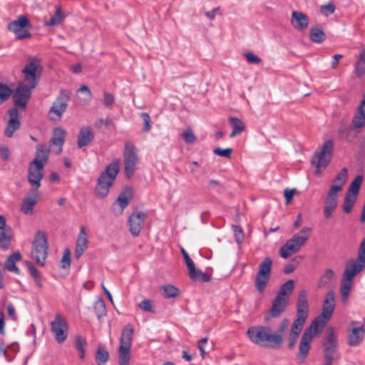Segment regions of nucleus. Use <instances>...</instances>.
<instances>
[{
  "mask_svg": "<svg viewBox=\"0 0 365 365\" xmlns=\"http://www.w3.org/2000/svg\"><path fill=\"white\" fill-rule=\"evenodd\" d=\"M310 38L314 43H322L326 38V35L320 28H312L310 30Z\"/></svg>",
  "mask_w": 365,
  "mask_h": 365,
  "instance_id": "nucleus-41",
  "label": "nucleus"
},
{
  "mask_svg": "<svg viewBox=\"0 0 365 365\" xmlns=\"http://www.w3.org/2000/svg\"><path fill=\"white\" fill-rule=\"evenodd\" d=\"M364 177L361 175H358L354 180L351 182L349 189L346 192V195H350V196L357 197L361 183L363 182Z\"/></svg>",
  "mask_w": 365,
  "mask_h": 365,
  "instance_id": "nucleus-34",
  "label": "nucleus"
},
{
  "mask_svg": "<svg viewBox=\"0 0 365 365\" xmlns=\"http://www.w3.org/2000/svg\"><path fill=\"white\" fill-rule=\"evenodd\" d=\"M365 268V238L361 242L356 259L348 260L340 287L341 299L347 302L352 286L353 278Z\"/></svg>",
  "mask_w": 365,
  "mask_h": 365,
  "instance_id": "nucleus-2",
  "label": "nucleus"
},
{
  "mask_svg": "<svg viewBox=\"0 0 365 365\" xmlns=\"http://www.w3.org/2000/svg\"><path fill=\"white\" fill-rule=\"evenodd\" d=\"M340 191V187H330V189L325 198L324 206V215L326 219H329L332 212L336 210L338 205V195Z\"/></svg>",
  "mask_w": 365,
  "mask_h": 365,
  "instance_id": "nucleus-20",
  "label": "nucleus"
},
{
  "mask_svg": "<svg viewBox=\"0 0 365 365\" xmlns=\"http://www.w3.org/2000/svg\"><path fill=\"white\" fill-rule=\"evenodd\" d=\"M115 101V97L110 93L105 92L103 94V103L106 107L111 106Z\"/></svg>",
  "mask_w": 365,
  "mask_h": 365,
  "instance_id": "nucleus-61",
  "label": "nucleus"
},
{
  "mask_svg": "<svg viewBox=\"0 0 365 365\" xmlns=\"http://www.w3.org/2000/svg\"><path fill=\"white\" fill-rule=\"evenodd\" d=\"M66 130L58 127L53 129L49 145L40 144L36 147L34 160H47L49 154L58 155L61 153L65 141Z\"/></svg>",
  "mask_w": 365,
  "mask_h": 365,
  "instance_id": "nucleus-5",
  "label": "nucleus"
},
{
  "mask_svg": "<svg viewBox=\"0 0 365 365\" xmlns=\"http://www.w3.org/2000/svg\"><path fill=\"white\" fill-rule=\"evenodd\" d=\"M34 88H31L29 85L21 82L19 83L13 96L15 108H19L23 110L26 109L27 103L31 95V91Z\"/></svg>",
  "mask_w": 365,
  "mask_h": 365,
  "instance_id": "nucleus-18",
  "label": "nucleus"
},
{
  "mask_svg": "<svg viewBox=\"0 0 365 365\" xmlns=\"http://www.w3.org/2000/svg\"><path fill=\"white\" fill-rule=\"evenodd\" d=\"M356 198L350 195H345V198L343 204V210L346 213H349L351 212L354 205L355 204Z\"/></svg>",
  "mask_w": 365,
  "mask_h": 365,
  "instance_id": "nucleus-48",
  "label": "nucleus"
},
{
  "mask_svg": "<svg viewBox=\"0 0 365 365\" xmlns=\"http://www.w3.org/2000/svg\"><path fill=\"white\" fill-rule=\"evenodd\" d=\"M86 339L78 336L76 339L75 341V347L78 353V356L81 359H83L85 357L86 354Z\"/></svg>",
  "mask_w": 365,
  "mask_h": 365,
  "instance_id": "nucleus-44",
  "label": "nucleus"
},
{
  "mask_svg": "<svg viewBox=\"0 0 365 365\" xmlns=\"http://www.w3.org/2000/svg\"><path fill=\"white\" fill-rule=\"evenodd\" d=\"M183 258L185 259V262L187 265L188 269L189 275L193 274L195 272V264L192 259L190 257L188 253L185 251L184 248H181L180 250Z\"/></svg>",
  "mask_w": 365,
  "mask_h": 365,
  "instance_id": "nucleus-47",
  "label": "nucleus"
},
{
  "mask_svg": "<svg viewBox=\"0 0 365 365\" xmlns=\"http://www.w3.org/2000/svg\"><path fill=\"white\" fill-rule=\"evenodd\" d=\"M61 267L64 269L69 268L71 266V252L69 249L66 248L64 250L63 255L61 259Z\"/></svg>",
  "mask_w": 365,
  "mask_h": 365,
  "instance_id": "nucleus-52",
  "label": "nucleus"
},
{
  "mask_svg": "<svg viewBox=\"0 0 365 365\" xmlns=\"http://www.w3.org/2000/svg\"><path fill=\"white\" fill-rule=\"evenodd\" d=\"M333 276H334L333 270L331 269H327L325 271V272L324 273V274L321 277V278L319 281L318 287L320 288L324 287L326 284H327L331 281Z\"/></svg>",
  "mask_w": 365,
  "mask_h": 365,
  "instance_id": "nucleus-49",
  "label": "nucleus"
},
{
  "mask_svg": "<svg viewBox=\"0 0 365 365\" xmlns=\"http://www.w3.org/2000/svg\"><path fill=\"white\" fill-rule=\"evenodd\" d=\"M64 16L61 11V9L58 7L56 8L55 14L46 23V25L53 26L58 25L61 23L63 20Z\"/></svg>",
  "mask_w": 365,
  "mask_h": 365,
  "instance_id": "nucleus-46",
  "label": "nucleus"
},
{
  "mask_svg": "<svg viewBox=\"0 0 365 365\" xmlns=\"http://www.w3.org/2000/svg\"><path fill=\"white\" fill-rule=\"evenodd\" d=\"M136 170V161H125V173L128 179L131 178Z\"/></svg>",
  "mask_w": 365,
  "mask_h": 365,
  "instance_id": "nucleus-50",
  "label": "nucleus"
},
{
  "mask_svg": "<svg viewBox=\"0 0 365 365\" xmlns=\"http://www.w3.org/2000/svg\"><path fill=\"white\" fill-rule=\"evenodd\" d=\"M94 310L98 319L106 315L107 311L105 302L102 298H98L94 304Z\"/></svg>",
  "mask_w": 365,
  "mask_h": 365,
  "instance_id": "nucleus-43",
  "label": "nucleus"
},
{
  "mask_svg": "<svg viewBox=\"0 0 365 365\" xmlns=\"http://www.w3.org/2000/svg\"><path fill=\"white\" fill-rule=\"evenodd\" d=\"M232 152V148H217L214 150V153L224 158H230L231 156Z\"/></svg>",
  "mask_w": 365,
  "mask_h": 365,
  "instance_id": "nucleus-57",
  "label": "nucleus"
},
{
  "mask_svg": "<svg viewBox=\"0 0 365 365\" xmlns=\"http://www.w3.org/2000/svg\"><path fill=\"white\" fill-rule=\"evenodd\" d=\"M291 22L297 30H304L309 26L307 16L301 11H294L292 13Z\"/></svg>",
  "mask_w": 365,
  "mask_h": 365,
  "instance_id": "nucleus-27",
  "label": "nucleus"
},
{
  "mask_svg": "<svg viewBox=\"0 0 365 365\" xmlns=\"http://www.w3.org/2000/svg\"><path fill=\"white\" fill-rule=\"evenodd\" d=\"M247 336L255 344L267 348L274 344V330L264 325L252 326L247 330Z\"/></svg>",
  "mask_w": 365,
  "mask_h": 365,
  "instance_id": "nucleus-7",
  "label": "nucleus"
},
{
  "mask_svg": "<svg viewBox=\"0 0 365 365\" xmlns=\"http://www.w3.org/2000/svg\"><path fill=\"white\" fill-rule=\"evenodd\" d=\"M119 171L120 166L118 161H113L101 172L96 180L94 188V195L97 198L103 199L108 196Z\"/></svg>",
  "mask_w": 365,
  "mask_h": 365,
  "instance_id": "nucleus-4",
  "label": "nucleus"
},
{
  "mask_svg": "<svg viewBox=\"0 0 365 365\" xmlns=\"http://www.w3.org/2000/svg\"><path fill=\"white\" fill-rule=\"evenodd\" d=\"M324 358L325 363L331 364L334 360L339 359V356L336 354V347H335V345L324 344Z\"/></svg>",
  "mask_w": 365,
  "mask_h": 365,
  "instance_id": "nucleus-35",
  "label": "nucleus"
},
{
  "mask_svg": "<svg viewBox=\"0 0 365 365\" xmlns=\"http://www.w3.org/2000/svg\"><path fill=\"white\" fill-rule=\"evenodd\" d=\"M181 135L187 143H192L196 140L194 133L190 128L183 132Z\"/></svg>",
  "mask_w": 365,
  "mask_h": 365,
  "instance_id": "nucleus-55",
  "label": "nucleus"
},
{
  "mask_svg": "<svg viewBox=\"0 0 365 365\" xmlns=\"http://www.w3.org/2000/svg\"><path fill=\"white\" fill-rule=\"evenodd\" d=\"M354 73L357 78L365 75V48L360 51L354 64Z\"/></svg>",
  "mask_w": 365,
  "mask_h": 365,
  "instance_id": "nucleus-31",
  "label": "nucleus"
},
{
  "mask_svg": "<svg viewBox=\"0 0 365 365\" xmlns=\"http://www.w3.org/2000/svg\"><path fill=\"white\" fill-rule=\"evenodd\" d=\"M335 294L333 290L327 292L324 300L322 313L317 316L305 329L303 333L299 347V356L304 360L309 354L310 344L313 339L314 334H320L322 329L327 325L331 318L335 309Z\"/></svg>",
  "mask_w": 365,
  "mask_h": 365,
  "instance_id": "nucleus-1",
  "label": "nucleus"
},
{
  "mask_svg": "<svg viewBox=\"0 0 365 365\" xmlns=\"http://www.w3.org/2000/svg\"><path fill=\"white\" fill-rule=\"evenodd\" d=\"M310 232V228L304 227L298 234H295L281 247L279 255L282 258L287 259L291 255L297 252L309 239Z\"/></svg>",
  "mask_w": 365,
  "mask_h": 365,
  "instance_id": "nucleus-10",
  "label": "nucleus"
},
{
  "mask_svg": "<svg viewBox=\"0 0 365 365\" xmlns=\"http://www.w3.org/2000/svg\"><path fill=\"white\" fill-rule=\"evenodd\" d=\"M348 170L346 168H344L336 175L334 179V182H339L338 185H332L331 187H340V191L342 190L343 186L346 183L347 179Z\"/></svg>",
  "mask_w": 365,
  "mask_h": 365,
  "instance_id": "nucleus-42",
  "label": "nucleus"
},
{
  "mask_svg": "<svg viewBox=\"0 0 365 365\" xmlns=\"http://www.w3.org/2000/svg\"><path fill=\"white\" fill-rule=\"evenodd\" d=\"M138 153L135 146L133 143L126 141L125 143L124 160H137Z\"/></svg>",
  "mask_w": 365,
  "mask_h": 365,
  "instance_id": "nucleus-40",
  "label": "nucleus"
},
{
  "mask_svg": "<svg viewBox=\"0 0 365 365\" xmlns=\"http://www.w3.org/2000/svg\"><path fill=\"white\" fill-rule=\"evenodd\" d=\"M162 295L165 299L175 298L180 295V290L172 284H165L160 287Z\"/></svg>",
  "mask_w": 365,
  "mask_h": 365,
  "instance_id": "nucleus-36",
  "label": "nucleus"
},
{
  "mask_svg": "<svg viewBox=\"0 0 365 365\" xmlns=\"http://www.w3.org/2000/svg\"><path fill=\"white\" fill-rule=\"evenodd\" d=\"M78 92L85 93L86 98L84 99L85 101L88 102L91 98V91L89 89V88L87 86H82L80 87V88L78 90Z\"/></svg>",
  "mask_w": 365,
  "mask_h": 365,
  "instance_id": "nucleus-64",
  "label": "nucleus"
},
{
  "mask_svg": "<svg viewBox=\"0 0 365 365\" xmlns=\"http://www.w3.org/2000/svg\"><path fill=\"white\" fill-rule=\"evenodd\" d=\"M312 164L316 167L315 175H319L322 171V170L325 169L328 165L329 161H311Z\"/></svg>",
  "mask_w": 365,
  "mask_h": 365,
  "instance_id": "nucleus-54",
  "label": "nucleus"
},
{
  "mask_svg": "<svg viewBox=\"0 0 365 365\" xmlns=\"http://www.w3.org/2000/svg\"><path fill=\"white\" fill-rule=\"evenodd\" d=\"M147 214L143 212H133L128 219L129 230L133 237H138L142 230Z\"/></svg>",
  "mask_w": 365,
  "mask_h": 365,
  "instance_id": "nucleus-21",
  "label": "nucleus"
},
{
  "mask_svg": "<svg viewBox=\"0 0 365 365\" xmlns=\"http://www.w3.org/2000/svg\"><path fill=\"white\" fill-rule=\"evenodd\" d=\"M12 238V230L6 226V220L3 215H0V248L7 250L11 246Z\"/></svg>",
  "mask_w": 365,
  "mask_h": 365,
  "instance_id": "nucleus-22",
  "label": "nucleus"
},
{
  "mask_svg": "<svg viewBox=\"0 0 365 365\" xmlns=\"http://www.w3.org/2000/svg\"><path fill=\"white\" fill-rule=\"evenodd\" d=\"M96 361L98 365H104L109 359V353L103 346H99L96 349Z\"/></svg>",
  "mask_w": 365,
  "mask_h": 365,
  "instance_id": "nucleus-39",
  "label": "nucleus"
},
{
  "mask_svg": "<svg viewBox=\"0 0 365 365\" xmlns=\"http://www.w3.org/2000/svg\"><path fill=\"white\" fill-rule=\"evenodd\" d=\"M294 288V281L289 279L280 287L275 297V317L284 312L288 305L289 297Z\"/></svg>",
  "mask_w": 365,
  "mask_h": 365,
  "instance_id": "nucleus-12",
  "label": "nucleus"
},
{
  "mask_svg": "<svg viewBox=\"0 0 365 365\" xmlns=\"http://www.w3.org/2000/svg\"><path fill=\"white\" fill-rule=\"evenodd\" d=\"M21 259V255L19 252H16L14 254L9 255L5 262V268L16 274H19L20 270L16 266V262Z\"/></svg>",
  "mask_w": 365,
  "mask_h": 365,
  "instance_id": "nucleus-32",
  "label": "nucleus"
},
{
  "mask_svg": "<svg viewBox=\"0 0 365 365\" xmlns=\"http://www.w3.org/2000/svg\"><path fill=\"white\" fill-rule=\"evenodd\" d=\"M138 307L143 311L154 312L151 301L149 299L143 300L139 304Z\"/></svg>",
  "mask_w": 365,
  "mask_h": 365,
  "instance_id": "nucleus-59",
  "label": "nucleus"
},
{
  "mask_svg": "<svg viewBox=\"0 0 365 365\" xmlns=\"http://www.w3.org/2000/svg\"><path fill=\"white\" fill-rule=\"evenodd\" d=\"M229 123L232 128V130L230 135L231 138L240 135L245 129V125L244 123L237 118H230Z\"/></svg>",
  "mask_w": 365,
  "mask_h": 365,
  "instance_id": "nucleus-33",
  "label": "nucleus"
},
{
  "mask_svg": "<svg viewBox=\"0 0 365 365\" xmlns=\"http://www.w3.org/2000/svg\"><path fill=\"white\" fill-rule=\"evenodd\" d=\"M365 126V101H361L352 118L350 129L360 133Z\"/></svg>",
  "mask_w": 365,
  "mask_h": 365,
  "instance_id": "nucleus-23",
  "label": "nucleus"
},
{
  "mask_svg": "<svg viewBox=\"0 0 365 365\" xmlns=\"http://www.w3.org/2000/svg\"><path fill=\"white\" fill-rule=\"evenodd\" d=\"M12 93L13 90L7 84L0 83V104L7 101Z\"/></svg>",
  "mask_w": 365,
  "mask_h": 365,
  "instance_id": "nucleus-45",
  "label": "nucleus"
},
{
  "mask_svg": "<svg viewBox=\"0 0 365 365\" xmlns=\"http://www.w3.org/2000/svg\"><path fill=\"white\" fill-rule=\"evenodd\" d=\"M43 66L41 60L37 56H29L21 70L22 83L36 88L41 77Z\"/></svg>",
  "mask_w": 365,
  "mask_h": 365,
  "instance_id": "nucleus-6",
  "label": "nucleus"
},
{
  "mask_svg": "<svg viewBox=\"0 0 365 365\" xmlns=\"http://www.w3.org/2000/svg\"><path fill=\"white\" fill-rule=\"evenodd\" d=\"M133 197V190L130 186L125 187L120 192L116 200L111 206L112 212L118 215L123 213L124 209L128 205Z\"/></svg>",
  "mask_w": 365,
  "mask_h": 365,
  "instance_id": "nucleus-19",
  "label": "nucleus"
},
{
  "mask_svg": "<svg viewBox=\"0 0 365 365\" xmlns=\"http://www.w3.org/2000/svg\"><path fill=\"white\" fill-rule=\"evenodd\" d=\"M296 192H297V190L295 188H293V189L286 188L284 190V197L286 200L287 205H288L291 202Z\"/></svg>",
  "mask_w": 365,
  "mask_h": 365,
  "instance_id": "nucleus-60",
  "label": "nucleus"
},
{
  "mask_svg": "<svg viewBox=\"0 0 365 365\" xmlns=\"http://www.w3.org/2000/svg\"><path fill=\"white\" fill-rule=\"evenodd\" d=\"M43 161H31L28 168V181L31 190H38L43 177Z\"/></svg>",
  "mask_w": 365,
  "mask_h": 365,
  "instance_id": "nucleus-14",
  "label": "nucleus"
},
{
  "mask_svg": "<svg viewBox=\"0 0 365 365\" xmlns=\"http://www.w3.org/2000/svg\"><path fill=\"white\" fill-rule=\"evenodd\" d=\"M365 329L363 325L359 327H354L348 334L347 344L350 346H358L363 340V334Z\"/></svg>",
  "mask_w": 365,
  "mask_h": 365,
  "instance_id": "nucleus-28",
  "label": "nucleus"
},
{
  "mask_svg": "<svg viewBox=\"0 0 365 365\" xmlns=\"http://www.w3.org/2000/svg\"><path fill=\"white\" fill-rule=\"evenodd\" d=\"M207 341H208L207 337H204V338H202L201 339H200L197 342V346L200 351V355L202 359L205 358V356L206 354L204 344H207Z\"/></svg>",
  "mask_w": 365,
  "mask_h": 365,
  "instance_id": "nucleus-63",
  "label": "nucleus"
},
{
  "mask_svg": "<svg viewBox=\"0 0 365 365\" xmlns=\"http://www.w3.org/2000/svg\"><path fill=\"white\" fill-rule=\"evenodd\" d=\"M71 98V93L66 90L60 91L58 97L53 103L49 110V115L51 119L61 118L66 110L68 103Z\"/></svg>",
  "mask_w": 365,
  "mask_h": 365,
  "instance_id": "nucleus-15",
  "label": "nucleus"
},
{
  "mask_svg": "<svg viewBox=\"0 0 365 365\" xmlns=\"http://www.w3.org/2000/svg\"><path fill=\"white\" fill-rule=\"evenodd\" d=\"M31 257L36 262L43 266L48 254V242L47 235L44 231L38 230L36 232L32 242Z\"/></svg>",
  "mask_w": 365,
  "mask_h": 365,
  "instance_id": "nucleus-8",
  "label": "nucleus"
},
{
  "mask_svg": "<svg viewBox=\"0 0 365 365\" xmlns=\"http://www.w3.org/2000/svg\"><path fill=\"white\" fill-rule=\"evenodd\" d=\"M141 117L143 118V120L144 121V127L143 130L145 132H148L150 129V123L151 119L150 115L147 113H141Z\"/></svg>",
  "mask_w": 365,
  "mask_h": 365,
  "instance_id": "nucleus-62",
  "label": "nucleus"
},
{
  "mask_svg": "<svg viewBox=\"0 0 365 365\" xmlns=\"http://www.w3.org/2000/svg\"><path fill=\"white\" fill-rule=\"evenodd\" d=\"M272 264V259L269 257H267L259 264V270L257 274L255 281V287L259 293L264 292L269 279Z\"/></svg>",
  "mask_w": 365,
  "mask_h": 365,
  "instance_id": "nucleus-17",
  "label": "nucleus"
},
{
  "mask_svg": "<svg viewBox=\"0 0 365 365\" xmlns=\"http://www.w3.org/2000/svg\"><path fill=\"white\" fill-rule=\"evenodd\" d=\"M296 319L292 324L288 337V347L292 349L298 339L309 315L307 292L302 289L298 294L296 304Z\"/></svg>",
  "mask_w": 365,
  "mask_h": 365,
  "instance_id": "nucleus-3",
  "label": "nucleus"
},
{
  "mask_svg": "<svg viewBox=\"0 0 365 365\" xmlns=\"http://www.w3.org/2000/svg\"><path fill=\"white\" fill-rule=\"evenodd\" d=\"M31 27L29 19L24 15H20L16 20L10 22L7 25L9 31L13 32L16 38H29L31 36L29 29Z\"/></svg>",
  "mask_w": 365,
  "mask_h": 365,
  "instance_id": "nucleus-13",
  "label": "nucleus"
},
{
  "mask_svg": "<svg viewBox=\"0 0 365 365\" xmlns=\"http://www.w3.org/2000/svg\"><path fill=\"white\" fill-rule=\"evenodd\" d=\"M26 264L28 268L29 272L30 275L34 279L36 284L38 287L41 288L43 287V283H42L41 272L37 269V268L31 262H29V261L26 262Z\"/></svg>",
  "mask_w": 365,
  "mask_h": 365,
  "instance_id": "nucleus-37",
  "label": "nucleus"
},
{
  "mask_svg": "<svg viewBox=\"0 0 365 365\" xmlns=\"http://www.w3.org/2000/svg\"><path fill=\"white\" fill-rule=\"evenodd\" d=\"M190 279L192 280H196L197 279H200L202 282H207L210 280V276L207 274L204 273L200 269H196L195 268V272L193 274L189 275Z\"/></svg>",
  "mask_w": 365,
  "mask_h": 365,
  "instance_id": "nucleus-51",
  "label": "nucleus"
},
{
  "mask_svg": "<svg viewBox=\"0 0 365 365\" xmlns=\"http://www.w3.org/2000/svg\"><path fill=\"white\" fill-rule=\"evenodd\" d=\"M247 61L251 64L258 65L261 63L262 60L257 55L251 52H247L244 54Z\"/></svg>",
  "mask_w": 365,
  "mask_h": 365,
  "instance_id": "nucleus-53",
  "label": "nucleus"
},
{
  "mask_svg": "<svg viewBox=\"0 0 365 365\" xmlns=\"http://www.w3.org/2000/svg\"><path fill=\"white\" fill-rule=\"evenodd\" d=\"M94 138V133L90 126H83L81 128L78 135V146L81 148L88 145Z\"/></svg>",
  "mask_w": 365,
  "mask_h": 365,
  "instance_id": "nucleus-26",
  "label": "nucleus"
},
{
  "mask_svg": "<svg viewBox=\"0 0 365 365\" xmlns=\"http://www.w3.org/2000/svg\"><path fill=\"white\" fill-rule=\"evenodd\" d=\"M310 232V228L304 227L298 234H295L281 247L279 255L282 258L287 259L291 255L297 252L309 239Z\"/></svg>",
  "mask_w": 365,
  "mask_h": 365,
  "instance_id": "nucleus-9",
  "label": "nucleus"
},
{
  "mask_svg": "<svg viewBox=\"0 0 365 365\" xmlns=\"http://www.w3.org/2000/svg\"><path fill=\"white\" fill-rule=\"evenodd\" d=\"M304 259L303 256L298 255L292 258L283 269V273L285 274H289L292 273L302 262Z\"/></svg>",
  "mask_w": 365,
  "mask_h": 365,
  "instance_id": "nucleus-38",
  "label": "nucleus"
},
{
  "mask_svg": "<svg viewBox=\"0 0 365 365\" xmlns=\"http://www.w3.org/2000/svg\"><path fill=\"white\" fill-rule=\"evenodd\" d=\"M8 114L9 119L4 130V134L6 136L11 138L13 136L14 132L20 128L21 122L19 116V110L16 108L9 110Z\"/></svg>",
  "mask_w": 365,
  "mask_h": 365,
  "instance_id": "nucleus-24",
  "label": "nucleus"
},
{
  "mask_svg": "<svg viewBox=\"0 0 365 365\" xmlns=\"http://www.w3.org/2000/svg\"><path fill=\"white\" fill-rule=\"evenodd\" d=\"M68 329L66 319L60 313H56L55 319L51 322V331L57 342L63 343L66 339Z\"/></svg>",
  "mask_w": 365,
  "mask_h": 365,
  "instance_id": "nucleus-16",
  "label": "nucleus"
},
{
  "mask_svg": "<svg viewBox=\"0 0 365 365\" xmlns=\"http://www.w3.org/2000/svg\"><path fill=\"white\" fill-rule=\"evenodd\" d=\"M335 11V6L332 3H329L326 5H322L321 6V11L325 16H328L331 14Z\"/></svg>",
  "mask_w": 365,
  "mask_h": 365,
  "instance_id": "nucleus-58",
  "label": "nucleus"
},
{
  "mask_svg": "<svg viewBox=\"0 0 365 365\" xmlns=\"http://www.w3.org/2000/svg\"><path fill=\"white\" fill-rule=\"evenodd\" d=\"M133 332L134 328L130 324L125 326L122 330L118 349L120 365H128L129 364Z\"/></svg>",
  "mask_w": 365,
  "mask_h": 365,
  "instance_id": "nucleus-11",
  "label": "nucleus"
},
{
  "mask_svg": "<svg viewBox=\"0 0 365 365\" xmlns=\"http://www.w3.org/2000/svg\"><path fill=\"white\" fill-rule=\"evenodd\" d=\"M334 143L331 140H327L319 150L314 153L316 160L330 159L332 155Z\"/></svg>",
  "mask_w": 365,
  "mask_h": 365,
  "instance_id": "nucleus-30",
  "label": "nucleus"
},
{
  "mask_svg": "<svg viewBox=\"0 0 365 365\" xmlns=\"http://www.w3.org/2000/svg\"><path fill=\"white\" fill-rule=\"evenodd\" d=\"M324 344L335 345V347H336V339L334 334V329L333 327L329 328V334L327 337V342Z\"/></svg>",
  "mask_w": 365,
  "mask_h": 365,
  "instance_id": "nucleus-56",
  "label": "nucleus"
},
{
  "mask_svg": "<svg viewBox=\"0 0 365 365\" xmlns=\"http://www.w3.org/2000/svg\"><path fill=\"white\" fill-rule=\"evenodd\" d=\"M40 195L38 190H32L31 194L26 196L21 204V211L28 215H31L34 212V207L38 202Z\"/></svg>",
  "mask_w": 365,
  "mask_h": 365,
  "instance_id": "nucleus-25",
  "label": "nucleus"
},
{
  "mask_svg": "<svg viewBox=\"0 0 365 365\" xmlns=\"http://www.w3.org/2000/svg\"><path fill=\"white\" fill-rule=\"evenodd\" d=\"M88 247V239L85 231V227H81L80 233L77 239L75 251L76 258L78 259Z\"/></svg>",
  "mask_w": 365,
  "mask_h": 365,
  "instance_id": "nucleus-29",
  "label": "nucleus"
}]
</instances>
